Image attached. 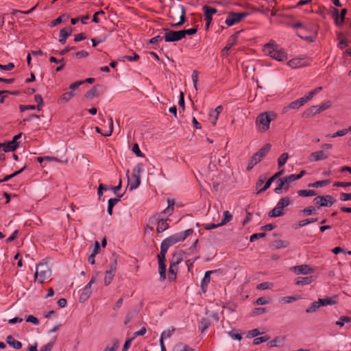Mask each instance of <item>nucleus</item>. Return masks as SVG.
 I'll use <instances>...</instances> for the list:
<instances>
[{"mask_svg":"<svg viewBox=\"0 0 351 351\" xmlns=\"http://www.w3.org/2000/svg\"><path fill=\"white\" fill-rule=\"evenodd\" d=\"M71 32L72 29L71 27L62 29L60 32L59 42L62 45L65 44L67 37L71 34Z\"/></svg>","mask_w":351,"mask_h":351,"instance_id":"obj_23","label":"nucleus"},{"mask_svg":"<svg viewBox=\"0 0 351 351\" xmlns=\"http://www.w3.org/2000/svg\"><path fill=\"white\" fill-rule=\"evenodd\" d=\"M53 344L54 341L49 342L43 347H42L40 351H51Z\"/></svg>","mask_w":351,"mask_h":351,"instance_id":"obj_64","label":"nucleus"},{"mask_svg":"<svg viewBox=\"0 0 351 351\" xmlns=\"http://www.w3.org/2000/svg\"><path fill=\"white\" fill-rule=\"evenodd\" d=\"M291 204L290 199H280L276 206L268 213V215L271 217L282 216L285 213L284 208Z\"/></svg>","mask_w":351,"mask_h":351,"instance_id":"obj_6","label":"nucleus"},{"mask_svg":"<svg viewBox=\"0 0 351 351\" xmlns=\"http://www.w3.org/2000/svg\"><path fill=\"white\" fill-rule=\"evenodd\" d=\"M319 307H321V306H320V304H319V303L318 300H317V301H315V302H313V303L311 304V306H310L308 308H307L306 309V313H315V312H316V311H317V309H318Z\"/></svg>","mask_w":351,"mask_h":351,"instance_id":"obj_35","label":"nucleus"},{"mask_svg":"<svg viewBox=\"0 0 351 351\" xmlns=\"http://www.w3.org/2000/svg\"><path fill=\"white\" fill-rule=\"evenodd\" d=\"M347 13L346 9H343L341 12V14H339V10L337 8H332V16L335 20V23L336 25L337 26H341L344 19L346 16V14Z\"/></svg>","mask_w":351,"mask_h":351,"instance_id":"obj_12","label":"nucleus"},{"mask_svg":"<svg viewBox=\"0 0 351 351\" xmlns=\"http://www.w3.org/2000/svg\"><path fill=\"white\" fill-rule=\"evenodd\" d=\"M275 180H276V179L274 178V176H271L270 178H269L267 181L265 182L264 186L261 189H259V191H263L267 190L268 188H269L271 183Z\"/></svg>","mask_w":351,"mask_h":351,"instance_id":"obj_51","label":"nucleus"},{"mask_svg":"<svg viewBox=\"0 0 351 351\" xmlns=\"http://www.w3.org/2000/svg\"><path fill=\"white\" fill-rule=\"evenodd\" d=\"M334 186H341L345 188L346 191H350L349 188L351 187V182H337L334 184Z\"/></svg>","mask_w":351,"mask_h":351,"instance_id":"obj_53","label":"nucleus"},{"mask_svg":"<svg viewBox=\"0 0 351 351\" xmlns=\"http://www.w3.org/2000/svg\"><path fill=\"white\" fill-rule=\"evenodd\" d=\"M75 95V93L73 91H69L60 97L59 101L60 102H67L69 101L73 96Z\"/></svg>","mask_w":351,"mask_h":351,"instance_id":"obj_34","label":"nucleus"},{"mask_svg":"<svg viewBox=\"0 0 351 351\" xmlns=\"http://www.w3.org/2000/svg\"><path fill=\"white\" fill-rule=\"evenodd\" d=\"M116 269H117L116 262L112 263L109 265V269L106 271L105 277H104V284L106 285H110V282H112V280L114 276Z\"/></svg>","mask_w":351,"mask_h":351,"instance_id":"obj_14","label":"nucleus"},{"mask_svg":"<svg viewBox=\"0 0 351 351\" xmlns=\"http://www.w3.org/2000/svg\"><path fill=\"white\" fill-rule=\"evenodd\" d=\"M277 186L274 189V192L280 195L283 193V188L285 186V182H283V178H278L276 180Z\"/></svg>","mask_w":351,"mask_h":351,"instance_id":"obj_28","label":"nucleus"},{"mask_svg":"<svg viewBox=\"0 0 351 351\" xmlns=\"http://www.w3.org/2000/svg\"><path fill=\"white\" fill-rule=\"evenodd\" d=\"M197 32L196 28H191L188 29L182 30V33L183 34V38H185L186 35H193Z\"/></svg>","mask_w":351,"mask_h":351,"instance_id":"obj_61","label":"nucleus"},{"mask_svg":"<svg viewBox=\"0 0 351 351\" xmlns=\"http://www.w3.org/2000/svg\"><path fill=\"white\" fill-rule=\"evenodd\" d=\"M97 95V90L95 89V88H93L92 89H90V90H88L86 95H85V97L88 99H93L95 97H96Z\"/></svg>","mask_w":351,"mask_h":351,"instance_id":"obj_59","label":"nucleus"},{"mask_svg":"<svg viewBox=\"0 0 351 351\" xmlns=\"http://www.w3.org/2000/svg\"><path fill=\"white\" fill-rule=\"evenodd\" d=\"M168 206L164 210V213L167 215L168 216L171 215L173 211V206L175 205V201L174 199H168Z\"/></svg>","mask_w":351,"mask_h":351,"instance_id":"obj_30","label":"nucleus"},{"mask_svg":"<svg viewBox=\"0 0 351 351\" xmlns=\"http://www.w3.org/2000/svg\"><path fill=\"white\" fill-rule=\"evenodd\" d=\"M143 171V165L142 163L137 164L132 170L130 177L128 176V188L130 190L137 189L141 184V173Z\"/></svg>","mask_w":351,"mask_h":351,"instance_id":"obj_2","label":"nucleus"},{"mask_svg":"<svg viewBox=\"0 0 351 351\" xmlns=\"http://www.w3.org/2000/svg\"><path fill=\"white\" fill-rule=\"evenodd\" d=\"M315 211V208L313 206H308L304 208L302 212L306 216L312 215Z\"/></svg>","mask_w":351,"mask_h":351,"instance_id":"obj_60","label":"nucleus"},{"mask_svg":"<svg viewBox=\"0 0 351 351\" xmlns=\"http://www.w3.org/2000/svg\"><path fill=\"white\" fill-rule=\"evenodd\" d=\"M305 173L306 171L303 170L300 171V173L298 175L291 174L286 176L285 178H283V179L285 180V182H288L291 184L293 182L300 179L305 174Z\"/></svg>","mask_w":351,"mask_h":351,"instance_id":"obj_25","label":"nucleus"},{"mask_svg":"<svg viewBox=\"0 0 351 351\" xmlns=\"http://www.w3.org/2000/svg\"><path fill=\"white\" fill-rule=\"evenodd\" d=\"M26 168V166H24L22 169H21L19 171H16L15 172H14L13 173L10 174V175H8V176H6L4 177L3 179L2 180H0V182H7L9 180H10L11 178L15 177L16 176L21 173Z\"/></svg>","mask_w":351,"mask_h":351,"instance_id":"obj_37","label":"nucleus"},{"mask_svg":"<svg viewBox=\"0 0 351 351\" xmlns=\"http://www.w3.org/2000/svg\"><path fill=\"white\" fill-rule=\"evenodd\" d=\"M22 136V133H19V134L17 135H15L13 138H12V140L10 141H8L7 142V145H6V150L7 151H14L16 149V148L19 147V143H18V140L19 138H21Z\"/></svg>","mask_w":351,"mask_h":351,"instance_id":"obj_17","label":"nucleus"},{"mask_svg":"<svg viewBox=\"0 0 351 351\" xmlns=\"http://www.w3.org/2000/svg\"><path fill=\"white\" fill-rule=\"evenodd\" d=\"M175 331V328L173 327H170L167 330H164L160 335V341H162L164 342L165 339L170 338L173 333Z\"/></svg>","mask_w":351,"mask_h":351,"instance_id":"obj_26","label":"nucleus"},{"mask_svg":"<svg viewBox=\"0 0 351 351\" xmlns=\"http://www.w3.org/2000/svg\"><path fill=\"white\" fill-rule=\"evenodd\" d=\"M34 100L37 103V106H36V108L40 111L43 106V99L40 95H34Z\"/></svg>","mask_w":351,"mask_h":351,"instance_id":"obj_43","label":"nucleus"},{"mask_svg":"<svg viewBox=\"0 0 351 351\" xmlns=\"http://www.w3.org/2000/svg\"><path fill=\"white\" fill-rule=\"evenodd\" d=\"M119 342L117 339L112 340V346H107L104 351H117L119 348Z\"/></svg>","mask_w":351,"mask_h":351,"instance_id":"obj_47","label":"nucleus"},{"mask_svg":"<svg viewBox=\"0 0 351 351\" xmlns=\"http://www.w3.org/2000/svg\"><path fill=\"white\" fill-rule=\"evenodd\" d=\"M176 9H177V12H180L181 15H180V21L178 23L171 24V27H179L185 21V16H184L185 10H184V7L182 5H179Z\"/></svg>","mask_w":351,"mask_h":351,"instance_id":"obj_19","label":"nucleus"},{"mask_svg":"<svg viewBox=\"0 0 351 351\" xmlns=\"http://www.w3.org/2000/svg\"><path fill=\"white\" fill-rule=\"evenodd\" d=\"M266 180H267V178L264 175H262L259 177L258 182L256 183V190L257 191L256 193H259L261 192V191H259V189H261L264 186Z\"/></svg>","mask_w":351,"mask_h":351,"instance_id":"obj_39","label":"nucleus"},{"mask_svg":"<svg viewBox=\"0 0 351 351\" xmlns=\"http://www.w3.org/2000/svg\"><path fill=\"white\" fill-rule=\"evenodd\" d=\"M331 106L332 103L330 101H327L321 105L313 106L305 111L304 115L308 117L315 116V114L330 108Z\"/></svg>","mask_w":351,"mask_h":351,"instance_id":"obj_8","label":"nucleus"},{"mask_svg":"<svg viewBox=\"0 0 351 351\" xmlns=\"http://www.w3.org/2000/svg\"><path fill=\"white\" fill-rule=\"evenodd\" d=\"M228 334L234 340L241 341L242 339L241 335L237 332L236 330L229 331Z\"/></svg>","mask_w":351,"mask_h":351,"instance_id":"obj_48","label":"nucleus"},{"mask_svg":"<svg viewBox=\"0 0 351 351\" xmlns=\"http://www.w3.org/2000/svg\"><path fill=\"white\" fill-rule=\"evenodd\" d=\"M272 287V284L269 282H264L257 285V289L265 290Z\"/></svg>","mask_w":351,"mask_h":351,"instance_id":"obj_54","label":"nucleus"},{"mask_svg":"<svg viewBox=\"0 0 351 351\" xmlns=\"http://www.w3.org/2000/svg\"><path fill=\"white\" fill-rule=\"evenodd\" d=\"M158 271L160 280H165L166 278V265L165 263H158Z\"/></svg>","mask_w":351,"mask_h":351,"instance_id":"obj_32","label":"nucleus"},{"mask_svg":"<svg viewBox=\"0 0 351 351\" xmlns=\"http://www.w3.org/2000/svg\"><path fill=\"white\" fill-rule=\"evenodd\" d=\"M269 339V338L267 336H263V337H257V338L254 339L253 343L254 345H258V344H260L261 343L267 341Z\"/></svg>","mask_w":351,"mask_h":351,"instance_id":"obj_58","label":"nucleus"},{"mask_svg":"<svg viewBox=\"0 0 351 351\" xmlns=\"http://www.w3.org/2000/svg\"><path fill=\"white\" fill-rule=\"evenodd\" d=\"M110 190V186H108L105 184H100L99 188L97 189V195L99 197H101L103 195L104 191H108Z\"/></svg>","mask_w":351,"mask_h":351,"instance_id":"obj_50","label":"nucleus"},{"mask_svg":"<svg viewBox=\"0 0 351 351\" xmlns=\"http://www.w3.org/2000/svg\"><path fill=\"white\" fill-rule=\"evenodd\" d=\"M271 119L267 112L259 114L256 119V124L261 125L263 130H266L269 128Z\"/></svg>","mask_w":351,"mask_h":351,"instance_id":"obj_15","label":"nucleus"},{"mask_svg":"<svg viewBox=\"0 0 351 351\" xmlns=\"http://www.w3.org/2000/svg\"><path fill=\"white\" fill-rule=\"evenodd\" d=\"M271 149L270 144L265 145L261 149L256 152L250 160L247 170L249 171L253 169V167L259 162L261 159L269 152Z\"/></svg>","mask_w":351,"mask_h":351,"instance_id":"obj_5","label":"nucleus"},{"mask_svg":"<svg viewBox=\"0 0 351 351\" xmlns=\"http://www.w3.org/2000/svg\"><path fill=\"white\" fill-rule=\"evenodd\" d=\"M213 271H206L204 276L201 282V289L202 291L205 293L207 289V286L210 282V275L213 274Z\"/></svg>","mask_w":351,"mask_h":351,"instance_id":"obj_20","label":"nucleus"},{"mask_svg":"<svg viewBox=\"0 0 351 351\" xmlns=\"http://www.w3.org/2000/svg\"><path fill=\"white\" fill-rule=\"evenodd\" d=\"M306 56L304 55L294 58L287 62V65L292 69H298L306 65Z\"/></svg>","mask_w":351,"mask_h":351,"instance_id":"obj_11","label":"nucleus"},{"mask_svg":"<svg viewBox=\"0 0 351 351\" xmlns=\"http://www.w3.org/2000/svg\"><path fill=\"white\" fill-rule=\"evenodd\" d=\"M210 326V322L205 318H203L201 321L202 331L206 330Z\"/></svg>","mask_w":351,"mask_h":351,"instance_id":"obj_63","label":"nucleus"},{"mask_svg":"<svg viewBox=\"0 0 351 351\" xmlns=\"http://www.w3.org/2000/svg\"><path fill=\"white\" fill-rule=\"evenodd\" d=\"M274 245L277 249L285 248L289 245V242L283 240H277L274 241Z\"/></svg>","mask_w":351,"mask_h":351,"instance_id":"obj_44","label":"nucleus"},{"mask_svg":"<svg viewBox=\"0 0 351 351\" xmlns=\"http://www.w3.org/2000/svg\"><path fill=\"white\" fill-rule=\"evenodd\" d=\"M328 157V154L325 153L324 152L320 150L311 153L309 156V160L317 162L319 160H322L326 159Z\"/></svg>","mask_w":351,"mask_h":351,"instance_id":"obj_16","label":"nucleus"},{"mask_svg":"<svg viewBox=\"0 0 351 351\" xmlns=\"http://www.w3.org/2000/svg\"><path fill=\"white\" fill-rule=\"evenodd\" d=\"M264 332H261L257 328H255V329H253V330H249L247 333V338H253V337H257L259 335H261V334H263Z\"/></svg>","mask_w":351,"mask_h":351,"instance_id":"obj_46","label":"nucleus"},{"mask_svg":"<svg viewBox=\"0 0 351 351\" xmlns=\"http://www.w3.org/2000/svg\"><path fill=\"white\" fill-rule=\"evenodd\" d=\"M132 152L137 156H140V157H143V154L141 153V150H140V148H139V146L137 143H134L133 147H132Z\"/></svg>","mask_w":351,"mask_h":351,"instance_id":"obj_62","label":"nucleus"},{"mask_svg":"<svg viewBox=\"0 0 351 351\" xmlns=\"http://www.w3.org/2000/svg\"><path fill=\"white\" fill-rule=\"evenodd\" d=\"M165 32L164 39L165 42H176L183 39V34L182 30L173 31L168 28L162 29Z\"/></svg>","mask_w":351,"mask_h":351,"instance_id":"obj_9","label":"nucleus"},{"mask_svg":"<svg viewBox=\"0 0 351 351\" xmlns=\"http://www.w3.org/2000/svg\"><path fill=\"white\" fill-rule=\"evenodd\" d=\"M291 270L297 275H308L314 272V269L313 268H311L308 265L305 264L292 267Z\"/></svg>","mask_w":351,"mask_h":351,"instance_id":"obj_13","label":"nucleus"},{"mask_svg":"<svg viewBox=\"0 0 351 351\" xmlns=\"http://www.w3.org/2000/svg\"><path fill=\"white\" fill-rule=\"evenodd\" d=\"M317 221V218H309L299 221L298 224L295 225L293 227L295 229L303 227L308 223H311Z\"/></svg>","mask_w":351,"mask_h":351,"instance_id":"obj_29","label":"nucleus"},{"mask_svg":"<svg viewBox=\"0 0 351 351\" xmlns=\"http://www.w3.org/2000/svg\"><path fill=\"white\" fill-rule=\"evenodd\" d=\"M193 230L192 229H188L184 231L176 233L164 239L162 243H165V245L169 248L174 244L185 240L189 235L193 233Z\"/></svg>","mask_w":351,"mask_h":351,"instance_id":"obj_3","label":"nucleus"},{"mask_svg":"<svg viewBox=\"0 0 351 351\" xmlns=\"http://www.w3.org/2000/svg\"><path fill=\"white\" fill-rule=\"evenodd\" d=\"M173 351H195L193 348L188 346H183L182 344L176 345L173 349Z\"/></svg>","mask_w":351,"mask_h":351,"instance_id":"obj_41","label":"nucleus"},{"mask_svg":"<svg viewBox=\"0 0 351 351\" xmlns=\"http://www.w3.org/2000/svg\"><path fill=\"white\" fill-rule=\"evenodd\" d=\"M250 13L247 12H232L228 14L225 23L228 26H232L234 24L239 23L243 19L248 16Z\"/></svg>","mask_w":351,"mask_h":351,"instance_id":"obj_7","label":"nucleus"},{"mask_svg":"<svg viewBox=\"0 0 351 351\" xmlns=\"http://www.w3.org/2000/svg\"><path fill=\"white\" fill-rule=\"evenodd\" d=\"M289 155L287 153L282 154L278 159V167L280 168L285 165L288 160Z\"/></svg>","mask_w":351,"mask_h":351,"instance_id":"obj_36","label":"nucleus"},{"mask_svg":"<svg viewBox=\"0 0 351 351\" xmlns=\"http://www.w3.org/2000/svg\"><path fill=\"white\" fill-rule=\"evenodd\" d=\"M348 130H347V129L341 130H339V131L335 132L332 134L328 135L327 137L336 138V137H339V136H343L346 135L348 133Z\"/></svg>","mask_w":351,"mask_h":351,"instance_id":"obj_49","label":"nucleus"},{"mask_svg":"<svg viewBox=\"0 0 351 351\" xmlns=\"http://www.w3.org/2000/svg\"><path fill=\"white\" fill-rule=\"evenodd\" d=\"M304 99L300 97L292 102H291L287 106L284 108V112H287L289 109H298L300 107L304 105Z\"/></svg>","mask_w":351,"mask_h":351,"instance_id":"obj_21","label":"nucleus"},{"mask_svg":"<svg viewBox=\"0 0 351 351\" xmlns=\"http://www.w3.org/2000/svg\"><path fill=\"white\" fill-rule=\"evenodd\" d=\"M180 261H181V258H177L176 261L175 262L173 261L170 264L169 271H168L170 279L173 280L176 278V274L178 271V265Z\"/></svg>","mask_w":351,"mask_h":351,"instance_id":"obj_18","label":"nucleus"},{"mask_svg":"<svg viewBox=\"0 0 351 351\" xmlns=\"http://www.w3.org/2000/svg\"><path fill=\"white\" fill-rule=\"evenodd\" d=\"M236 37L234 38V41L231 43H228L222 50V56H226L228 55L229 50L235 43Z\"/></svg>","mask_w":351,"mask_h":351,"instance_id":"obj_56","label":"nucleus"},{"mask_svg":"<svg viewBox=\"0 0 351 351\" xmlns=\"http://www.w3.org/2000/svg\"><path fill=\"white\" fill-rule=\"evenodd\" d=\"M168 228L169 224L167 223V220L162 219L158 221L157 226L158 232H162L163 231L166 230Z\"/></svg>","mask_w":351,"mask_h":351,"instance_id":"obj_31","label":"nucleus"},{"mask_svg":"<svg viewBox=\"0 0 351 351\" xmlns=\"http://www.w3.org/2000/svg\"><path fill=\"white\" fill-rule=\"evenodd\" d=\"M139 56L136 53H134L133 56H124L122 58H123V61H124L125 60L129 61V62H134V61H137L138 59H139Z\"/></svg>","mask_w":351,"mask_h":351,"instance_id":"obj_55","label":"nucleus"},{"mask_svg":"<svg viewBox=\"0 0 351 351\" xmlns=\"http://www.w3.org/2000/svg\"><path fill=\"white\" fill-rule=\"evenodd\" d=\"M218 117L219 115L212 110L209 112V121L213 125L217 123Z\"/></svg>","mask_w":351,"mask_h":351,"instance_id":"obj_52","label":"nucleus"},{"mask_svg":"<svg viewBox=\"0 0 351 351\" xmlns=\"http://www.w3.org/2000/svg\"><path fill=\"white\" fill-rule=\"evenodd\" d=\"M318 302L320 304V306L333 305L336 303V300L332 298H326L323 299L319 298L318 299Z\"/></svg>","mask_w":351,"mask_h":351,"instance_id":"obj_27","label":"nucleus"},{"mask_svg":"<svg viewBox=\"0 0 351 351\" xmlns=\"http://www.w3.org/2000/svg\"><path fill=\"white\" fill-rule=\"evenodd\" d=\"M334 203V201H332V199H320L319 201L317 202V204L319 206H330Z\"/></svg>","mask_w":351,"mask_h":351,"instance_id":"obj_40","label":"nucleus"},{"mask_svg":"<svg viewBox=\"0 0 351 351\" xmlns=\"http://www.w3.org/2000/svg\"><path fill=\"white\" fill-rule=\"evenodd\" d=\"M264 51L267 55L278 61H284L287 58L285 51L274 42L265 44Z\"/></svg>","mask_w":351,"mask_h":351,"instance_id":"obj_1","label":"nucleus"},{"mask_svg":"<svg viewBox=\"0 0 351 351\" xmlns=\"http://www.w3.org/2000/svg\"><path fill=\"white\" fill-rule=\"evenodd\" d=\"M51 271L49 265L45 263H40L36 266L34 278L35 280H37L39 283H43L51 276Z\"/></svg>","mask_w":351,"mask_h":351,"instance_id":"obj_4","label":"nucleus"},{"mask_svg":"<svg viewBox=\"0 0 351 351\" xmlns=\"http://www.w3.org/2000/svg\"><path fill=\"white\" fill-rule=\"evenodd\" d=\"M109 128L108 130H107L104 134H103V136H110L113 131V121L112 118L109 119Z\"/></svg>","mask_w":351,"mask_h":351,"instance_id":"obj_57","label":"nucleus"},{"mask_svg":"<svg viewBox=\"0 0 351 351\" xmlns=\"http://www.w3.org/2000/svg\"><path fill=\"white\" fill-rule=\"evenodd\" d=\"M232 219V215L229 213V211L226 210L223 212V217L221 219L219 225L223 226L227 223L230 222Z\"/></svg>","mask_w":351,"mask_h":351,"instance_id":"obj_33","label":"nucleus"},{"mask_svg":"<svg viewBox=\"0 0 351 351\" xmlns=\"http://www.w3.org/2000/svg\"><path fill=\"white\" fill-rule=\"evenodd\" d=\"M328 183H329L328 180H320V181H317L313 183L309 184L308 186L313 187V188L322 187V186H326L327 184H328Z\"/></svg>","mask_w":351,"mask_h":351,"instance_id":"obj_42","label":"nucleus"},{"mask_svg":"<svg viewBox=\"0 0 351 351\" xmlns=\"http://www.w3.org/2000/svg\"><path fill=\"white\" fill-rule=\"evenodd\" d=\"M313 279L312 276L306 277H298L295 279V284L297 285H307L313 282Z\"/></svg>","mask_w":351,"mask_h":351,"instance_id":"obj_24","label":"nucleus"},{"mask_svg":"<svg viewBox=\"0 0 351 351\" xmlns=\"http://www.w3.org/2000/svg\"><path fill=\"white\" fill-rule=\"evenodd\" d=\"M351 322V317L347 316H341L339 319L335 322V324L342 327L344 326L345 323H349Z\"/></svg>","mask_w":351,"mask_h":351,"instance_id":"obj_38","label":"nucleus"},{"mask_svg":"<svg viewBox=\"0 0 351 351\" xmlns=\"http://www.w3.org/2000/svg\"><path fill=\"white\" fill-rule=\"evenodd\" d=\"M6 342L14 349L19 350L22 348V343L16 340L12 335H9L6 337Z\"/></svg>","mask_w":351,"mask_h":351,"instance_id":"obj_22","label":"nucleus"},{"mask_svg":"<svg viewBox=\"0 0 351 351\" xmlns=\"http://www.w3.org/2000/svg\"><path fill=\"white\" fill-rule=\"evenodd\" d=\"M203 10L204 12V16H212L213 14L217 12V10L215 8L209 7L208 5H205L203 8Z\"/></svg>","mask_w":351,"mask_h":351,"instance_id":"obj_45","label":"nucleus"},{"mask_svg":"<svg viewBox=\"0 0 351 351\" xmlns=\"http://www.w3.org/2000/svg\"><path fill=\"white\" fill-rule=\"evenodd\" d=\"M97 276H93L89 281V282L86 285L84 289H83L80 296V302H84L86 301L92 293L91 287L92 285L96 282Z\"/></svg>","mask_w":351,"mask_h":351,"instance_id":"obj_10","label":"nucleus"}]
</instances>
